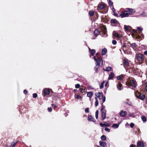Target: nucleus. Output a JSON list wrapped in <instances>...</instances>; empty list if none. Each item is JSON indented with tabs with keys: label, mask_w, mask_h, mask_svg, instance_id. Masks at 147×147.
<instances>
[{
	"label": "nucleus",
	"mask_w": 147,
	"mask_h": 147,
	"mask_svg": "<svg viewBox=\"0 0 147 147\" xmlns=\"http://www.w3.org/2000/svg\"><path fill=\"white\" fill-rule=\"evenodd\" d=\"M100 145L102 146L105 147L107 145L105 141H100L99 142Z\"/></svg>",
	"instance_id": "13"
},
{
	"label": "nucleus",
	"mask_w": 147,
	"mask_h": 147,
	"mask_svg": "<svg viewBox=\"0 0 147 147\" xmlns=\"http://www.w3.org/2000/svg\"><path fill=\"white\" fill-rule=\"evenodd\" d=\"M43 92L45 95H48L49 94L50 91L48 89L46 88L44 90Z\"/></svg>",
	"instance_id": "14"
},
{
	"label": "nucleus",
	"mask_w": 147,
	"mask_h": 147,
	"mask_svg": "<svg viewBox=\"0 0 147 147\" xmlns=\"http://www.w3.org/2000/svg\"><path fill=\"white\" fill-rule=\"evenodd\" d=\"M52 107L54 108H55L56 107V106L53 104H51Z\"/></svg>",
	"instance_id": "56"
},
{
	"label": "nucleus",
	"mask_w": 147,
	"mask_h": 147,
	"mask_svg": "<svg viewBox=\"0 0 147 147\" xmlns=\"http://www.w3.org/2000/svg\"><path fill=\"white\" fill-rule=\"evenodd\" d=\"M114 74L113 72L111 73L109 75V77L108 78V79L111 80L114 77Z\"/></svg>",
	"instance_id": "16"
},
{
	"label": "nucleus",
	"mask_w": 147,
	"mask_h": 147,
	"mask_svg": "<svg viewBox=\"0 0 147 147\" xmlns=\"http://www.w3.org/2000/svg\"><path fill=\"white\" fill-rule=\"evenodd\" d=\"M105 126L107 127H109L110 125V124L109 123H107L106 124H105Z\"/></svg>",
	"instance_id": "50"
},
{
	"label": "nucleus",
	"mask_w": 147,
	"mask_h": 147,
	"mask_svg": "<svg viewBox=\"0 0 147 147\" xmlns=\"http://www.w3.org/2000/svg\"><path fill=\"white\" fill-rule=\"evenodd\" d=\"M138 93H139V92H135V96L138 98L139 96V94H138Z\"/></svg>",
	"instance_id": "42"
},
{
	"label": "nucleus",
	"mask_w": 147,
	"mask_h": 147,
	"mask_svg": "<svg viewBox=\"0 0 147 147\" xmlns=\"http://www.w3.org/2000/svg\"><path fill=\"white\" fill-rule=\"evenodd\" d=\"M95 95L97 98L98 97L99 98L100 100L101 99H102L103 98V94L102 92H99L98 93H96Z\"/></svg>",
	"instance_id": "5"
},
{
	"label": "nucleus",
	"mask_w": 147,
	"mask_h": 147,
	"mask_svg": "<svg viewBox=\"0 0 147 147\" xmlns=\"http://www.w3.org/2000/svg\"><path fill=\"white\" fill-rule=\"evenodd\" d=\"M103 70H104V71H109L111 70V67L109 66L108 67H107L105 69H103Z\"/></svg>",
	"instance_id": "26"
},
{
	"label": "nucleus",
	"mask_w": 147,
	"mask_h": 147,
	"mask_svg": "<svg viewBox=\"0 0 147 147\" xmlns=\"http://www.w3.org/2000/svg\"><path fill=\"white\" fill-rule=\"evenodd\" d=\"M95 64L96 66L94 67V70L96 73H98L97 70L98 67H101L103 63L99 64L98 63H95Z\"/></svg>",
	"instance_id": "6"
},
{
	"label": "nucleus",
	"mask_w": 147,
	"mask_h": 147,
	"mask_svg": "<svg viewBox=\"0 0 147 147\" xmlns=\"http://www.w3.org/2000/svg\"><path fill=\"white\" fill-rule=\"evenodd\" d=\"M17 142V141H16L15 142H12L10 146V147H13L14 146H15Z\"/></svg>",
	"instance_id": "24"
},
{
	"label": "nucleus",
	"mask_w": 147,
	"mask_h": 147,
	"mask_svg": "<svg viewBox=\"0 0 147 147\" xmlns=\"http://www.w3.org/2000/svg\"><path fill=\"white\" fill-rule=\"evenodd\" d=\"M114 15L115 16H117V14H116V13H115L114 14Z\"/></svg>",
	"instance_id": "64"
},
{
	"label": "nucleus",
	"mask_w": 147,
	"mask_h": 147,
	"mask_svg": "<svg viewBox=\"0 0 147 147\" xmlns=\"http://www.w3.org/2000/svg\"><path fill=\"white\" fill-rule=\"evenodd\" d=\"M107 51V49L105 48H104L102 50V51H101V55H105L106 54Z\"/></svg>",
	"instance_id": "17"
},
{
	"label": "nucleus",
	"mask_w": 147,
	"mask_h": 147,
	"mask_svg": "<svg viewBox=\"0 0 147 147\" xmlns=\"http://www.w3.org/2000/svg\"><path fill=\"white\" fill-rule=\"evenodd\" d=\"M124 28L125 30L126 31H128L129 30V28L127 27V26L125 25L124 26Z\"/></svg>",
	"instance_id": "34"
},
{
	"label": "nucleus",
	"mask_w": 147,
	"mask_h": 147,
	"mask_svg": "<svg viewBox=\"0 0 147 147\" xmlns=\"http://www.w3.org/2000/svg\"><path fill=\"white\" fill-rule=\"evenodd\" d=\"M128 115L129 117H135V116L134 115V113H129Z\"/></svg>",
	"instance_id": "35"
},
{
	"label": "nucleus",
	"mask_w": 147,
	"mask_h": 147,
	"mask_svg": "<svg viewBox=\"0 0 147 147\" xmlns=\"http://www.w3.org/2000/svg\"><path fill=\"white\" fill-rule=\"evenodd\" d=\"M141 16H142L144 17L146 16V12H143L141 14Z\"/></svg>",
	"instance_id": "40"
},
{
	"label": "nucleus",
	"mask_w": 147,
	"mask_h": 147,
	"mask_svg": "<svg viewBox=\"0 0 147 147\" xmlns=\"http://www.w3.org/2000/svg\"><path fill=\"white\" fill-rule=\"evenodd\" d=\"M138 147H144V144L142 141H139L137 144Z\"/></svg>",
	"instance_id": "11"
},
{
	"label": "nucleus",
	"mask_w": 147,
	"mask_h": 147,
	"mask_svg": "<svg viewBox=\"0 0 147 147\" xmlns=\"http://www.w3.org/2000/svg\"><path fill=\"white\" fill-rule=\"evenodd\" d=\"M112 10L114 13H115V9L113 7L112 9Z\"/></svg>",
	"instance_id": "59"
},
{
	"label": "nucleus",
	"mask_w": 147,
	"mask_h": 147,
	"mask_svg": "<svg viewBox=\"0 0 147 147\" xmlns=\"http://www.w3.org/2000/svg\"><path fill=\"white\" fill-rule=\"evenodd\" d=\"M144 54L145 55H147V51H145L144 52Z\"/></svg>",
	"instance_id": "60"
},
{
	"label": "nucleus",
	"mask_w": 147,
	"mask_h": 147,
	"mask_svg": "<svg viewBox=\"0 0 147 147\" xmlns=\"http://www.w3.org/2000/svg\"><path fill=\"white\" fill-rule=\"evenodd\" d=\"M127 11L128 15H132L133 13L135 12V11H134V10L132 9L127 8Z\"/></svg>",
	"instance_id": "7"
},
{
	"label": "nucleus",
	"mask_w": 147,
	"mask_h": 147,
	"mask_svg": "<svg viewBox=\"0 0 147 147\" xmlns=\"http://www.w3.org/2000/svg\"><path fill=\"white\" fill-rule=\"evenodd\" d=\"M102 107L100 109V111H101V112H102V111H103L104 108L103 107V105L102 103Z\"/></svg>",
	"instance_id": "47"
},
{
	"label": "nucleus",
	"mask_w": 147,
	"mask_h": 147,
	"mask_svg": "<svg viewBox=\"0 0 147 147\" xmlns=\"http://www.w3.org/2000/svg\"><path fill=\"white\" fill-rule=\"evenodd\" d=\"M111 24H117L118 21L115 19H112L111 21Z\"/></svg>",
	"instance_id": "21"
},
{
	"label": "nucleus",
	"mask_w": 147,
	"mask_h": 147,
	"mask_svg": "<svg viewBox=\"0 0 147 147\" xmlns=\"http://www.w3.org/2000/svg\"><path fill=\"white\" fill-rule=\"evenodd\" d=\"M134 146H135V145H134L133 144H131V145H130V146L129 147H134Z\"/></svg>",
	"instance_id": "61"
},
{
	"label": "nucleus",
	"mask_w": 147,
	"mask_h": 147,
	"mask_svg": "<svg viewBox=\"0 0 147 147\" xmlns=\"http://www.w3.org/2000/svg\"><path fill=\"white\" fill-rule=\"evenodd\" d=\"M89 14L90 16H92L94 15V11H90L89 12Z\"/></svg>",
	"instance_id": "30"
},
{
	"label": "nucleus",
	"mask_w": 147,
	"mask_h": 147,
	"mask_svg": "<svg viewBox=\"0 0 147 147\" xmlns=\"http://www.w3.org/2000/svg\"><path fill=\"white\" fill-rule=\"evenodd\" d=\"M101 139L102 141H105L106 140L107 138L104 135H102L100 138Z\"/></svg>",
	"instance_id": "25"
},
{
	"label": "nucleus",
	"mask_w": 147,
	"mask_h": 147,
	"mask_svg": "<svg viewBox=\"0 0 147 147\" xmlns=\"http://www.w3.org/2000/svg\"><path fill=\"white\" fill-rule=\"evenodd\" d=\"M123 63L126 65H128L129 64L127 59H124L123 60Z\"/></svg>",
	"instance_id": "31"
},
{
	"label": "nucleus",
	"mask_w": 147,
	"mask_h": 147,
	"mask_svg": "<svg viewBox=\"0 0 147 147\" xmlns=\"http://www.w3.org/2000/svg\"><path fill=\"white\" fill-rule=\"evenodd\" d=\"M132 46H136V44L135 43H133L132 45Z\"/></svg>",
	"instance_id": "62"
},
{
	"label": "nucleus",
	"mask_w": 147,
	"mask_h": 147,
	"mask_svg": "<svg viewBox=\"0 0 147 147\" xmlns=\"http://www.w3.org/2000/svg\"><path fill=\"white\" fill-rule=\"evenodd\" d=\"M145 84L146 85V87L145 88V90H146V92H147V81L145 83Z\"/></svg>",
	"instance_id": "53"
},
{
	"label": "nucleus",
	"mask_w": 147,
	"mask_h": 147,
	"mask_svg": "<svg viewBox=\"0 0 147 147\" xmlns=\"http://www.w3.org/2000/svg\"><path fill=\"white\" fill-rule=\"evenodd\" d=\"M141 119L142 121L144 122H145L146 121V117L144 116H142L141 117Z\"/></svg>",
	"instance_id": "29"
},
{
	"label": "nucleus",
	"mask_w": 147,
	"mask_h": 147,
	"mask_svg": "<svg viewBox=\"0 0 147 147\" xmlns=\"http://www.w3.org/2000/svg\"><path fill=\"white\" fill-rule=\"evenodd\" d=\"M80 91L82 93H83L85 92V89H83L82 88H80Z\"/></svg>",
	"instance_id": "37"
},
{
	"label": "nucleus",
	"mask_w": 147,
	"mask_h": 147,
	"mask_svg": "<svg viewBox=\"0 0 147 147\" xmlns=\"http://www.w3.org/2000/svg\"><path fill=\"white\" fill-rule=\"evenodd\" d=\"M138 94H139V99H140V100H143L145 99V95L142 94L141 93H138Z\"/></svg>",
	"instance_id": "8"
},
{
	"label": "nucleus",
	"mask_w": 147,
	"mask_h": 147,
	"mask_svg": "<svg viewBox=\"0 0 147 147\" xmlns=\"http://www.w3.org/2000/svg\"><path fill=\"white\" fill-rule=\"evenodd\" d=\"M130 83L131 86L134 88H136V86L134 82V80H130Z\"/></svg>",
	"instance_id": "18"
},
{
	"label": "nucleus",
	"mask_w": 147,
	"mask_h": 147,
	"mask_svg": "<svg viewBox=\"0 0 147 147\" xmlns=\"http://www.w3.org/2000/svg\"><path fill=\"white\" fill-rule=\"evenodd\" d=\"M106 111L104 110V111L101 112V116L102 117V120H103L105 119L106 117Z\"/></svg>",
	"instance_id": "10"
},
{
	"label": "nucleus",
	"mask_w": 147,
	"mask_h": 147,
	"mask_svg": "<svg viewBox=\"0 0 147 147\" xmlns=\"http://www.w3.org/2000/svg\"><path fill=\"white\" fill-rule=\"evenodd\" d=\"M120 123H119L118 124L117 123L113 124L112 125V127L115 128H117L119 127Z\"/></svg>",
	"instance_id": "23"
},
{
	"label": "nucleus",
	"mask_w": 147,
	"mask_h": 147,
	"mask_svg": "<svg viewBox=\"0 0 147 147\" xmlns=\"http://www.w3.org/2000/svg\"><path fill=\"white\" fill-rule=\"evenodd\" d=\"M105 131H107L108 132H109L110 131V129H109V128H108L107 127H106L105 128Z\"/></svg>",
	"instance_id": "46"
},
{
	"label": "nucleus",
	"mask_w": 147,
	"mask_h": 147,
	"mask_svg": "<svg viewBox=\"0 0 147 147\" xmlns=\"http://www.w3.org/2000/svg\"><path fill=\"white\" fill-rule=\"evenodd\" d=\"M99 124L100 125V126L102 127H103L104 126H105V123L103 124V123H99Z\"/></svg>",
	"instance_id": "52"
},
{
	"label": "nucleus",
	"mask_w": 147,
	"mask_h": 147,
	"mask_svg": "<svg viewBox=\"0 0 147 147\" xmlns=\"http://www.w3.org/2000/svg\"><path fill=\"white\" fill-rule=\"evenodd\" d=\"M98 111L96 110L95 113V117L96 119H97L98 117Z\"/></svg>",
	"instance_id": "33"
},
{
	"label": "nucleus",
	"mask_w": 147,
	"mask_h": 147,
	"mask_svg": "<svg viewBox=\"0 0 147 147\" xmlns=\"http://www.w3.org/2000/svg\"><path fill=\"white\" fill-rule=\"evenodd\" d=\"M137 29L140 32V34H141L142 33L141 32L143 30V28H141L140 27H137Z\"/></svg>",
	"instance_id": "36"
},
{
	"label": "nucleus",
	"mask_w": 147,
	"mask_h": 147,
	"mask_svg": "<svg viewBox=\"0 0 147 147\" xmlns=\"http://www.w3.org/2000/svg\"><path fill=\"white\" fill-rule=\"evenodd\" d=\"M88 49L90 52L91 54L90 57H91V56H93L95 53V50L94 49H91L89 47L88 48Z\"/></svg>",
	"instance_id": "9"
},
{
	"label": "nucleus",
	"mask_w": 147,
	"mask_h": 147,
	"mask_svg": "<svg viewBox=\"0 0 147 147\" xmlns=\"http://www.w3.org/2000/svg\"><path fill=\"white\" fill-rule=\"evenodd\" d=\"M23 92L24 94H26L27 93V91L26 90H24Z\"/></svg>",
	"instance_id": "54"
},
{
	"label": "nucleus",
	"mask_w": 147,
	"mask_h": 147,
	"mask_svg": "<svg viewBox=\"0 0 147 147\" xmlns=\"http://www.w3.org/2000/svg\"><path fill=\"white\" fill-rule=\"evenodd\" d=\"M112 43L113 45H115L117 43V41L115 40H113Z\"/></svg>",
	"instance_id": "44"
},
{
	"label": "nucleus",
	"mask_w": 147,
	"mask_h": 147,
	"mask_svg": "<svg viewBox=\"0 0 147 147\" xmlns=\"http://www.w3.org/2000/svg\"><path fill=\"white\" fill-rule=\"evenodd\" d=\"M88 120L89 121H92L93 122H94L95 121V119L92 117L91 115H89L88 117Z\"/></svg>",
	"instance_id": "15"
},
{
	"label": "nucleus",
	"mask_w": 147,
	"mask_h": 147,
	"mask_svg": "<svg viewBox=\"0 0 147 147\" xmlns=\"http://www.w3.org/2000/svg\"><path fill=\"white\" fill-rule=\"evenodd\" d=\"M108 82H107L105 84V87H106V86H108Z\"/></svg>",
	"instance_id": "58"
},
{
	"label": "nucleus",
	"mask_w": 147,
	"mask_h": 147,
	"mask_svg": "<svg viewBox=\"0 0 147 147\" xmlns=\"http://www.w3.org/2000/svg\"><path fill=\"white\" fill-rule=\"evenodd\" d=\"M137 38H138V39H142V38L140 37V36L139 35L137 36Z\"/></svg>",
	"instance_id": "55"
},
{
	"label": "nucleus",
	"mask_w": 147,
	"mask_h": 147,
	"mask_svg": "<svg viewBox=\"0 0 147 147\" xmlns=\"http://www.w3.org/2000/svg\"><path fill=\"white\" fill-rule=\"evenodd\" d=\"M95 99L96 100V101L95 102V106L96 107H97L98 106V100L97 97H95Z\"/></svg>",
	"instance_id": "28"
},
{
	"label": "nucleus",
	"mask_w": 147,
	"mask_h": 147,
	"mask_svg": "<svg viewBox=\"0 0 147 147\" xmlns=\"http://www.w3.org/2000/svg\"><path fill=\"white\" fill-rule=\"evenodd\" d=\"M121 86L122 85L120 84H119V85H117V88L120 90H121L122 89L121 87Z\"/></svg>",
	"instance_id": "27"
},
{
	"label": "nucleus",
	"mask_w": 147,
	"mask_h": 147,
	"mask_svg": "<svg viewBox=\"0 0 147 147\" xmlns=\"http://www.w3.org/2000/svg\"><path fill=\"white\" fill-rule=\"evenodd\" d=\"M93 58L95 61L96 62V63H98L99 64L103 63V61L102 58L98 57L96 59L95 56H94Z\"/></svg>",
	"instance_id": "3"
},
{
	"label": "nucleus",
	"mask_w": 147,
	"mask_h": 147,
	"mask_svg": "<svg viewBox=\"0 0 147 147\" xmlns=\"http://www.w3.org/2000/svg\"><path fill=\"white\" fill-rule=\"evenodd\" d=\"M85 111L86 113H88L89 112V108H87L85 109Z\"/></svg>",
	"instance_id": "49"
},
{
	"label": "nucleus",
	"mask_w": 147,
	"mask_h": 147,
	"mask_svg": "<svg viewBox=\"0 0 147 147\" xmlns=\"http://www.w3.org/2000/svg\"><path fill=\"white\" fill-rule=\"evenodd\" d=\"M102 103L104 102L105 101L106 97L105 96H103V98H102Z\"/></svg>",
	"instance_id": "48"
},
{
	"label": "nucleus",
	"mask_w": 147,
	"mask_h": 147,
	"mask_svg": "<svg viewBox=\"0 0 147 147\" xmlns=\"http://www.w3.org/2000/svg\"><path fill=\"white\" fill-rule=\"evenodd\" d=\"M81 98V96L79 95H78L77 96H76V98H78V99H80V98Z\"/></svg>",
	"instance_id": "57"
},
{
	"label": "nucleus",
	"mask_w": 147,
	"mask_h": 147,
	"mask_svg": "<svg viewBox=\"0 0 147 147\" xmlns=\"http://www.w3.org/2000/svg\"><path fill=\"white\" fill-rule=\"evenodd\" d=\"M129 15L127 11L121 12L120 14V16H121V18L127 17L129 16Z\"/></svg>",
	"instance_id": "4"
},
{
	"label": "nucleus",
	"mask_w": 147,
	"mask_h": 147,
	"mask_svg": "<svg viewBox=\"0 0 147 147\" xmlns=\"http://www.w3.org/2000/svg\"><path fill=\"white\" fill-rule=\"evenodd\" d=\"M136 59L139 63H142L144 60L143 55L141 53L138 54Z\"/></svg>",
	"instance_id": "2"
},
{
	"label": "nucleus",
	"mask_w": 147,
	"mask_h": 147,
	"mask_svg": "<svg viewBox=\"0 0 147 147\" xmlns=\"http://www.w3.org/2000/svg\"><path fill=\"white\" fill-rule=\"evenodd\" d=\"M109 4L110 7H111L113 6V3L110 0L109 1Z\"/></svg>",
	"instance_id": "39"
},
{
	"label": "nucleus",
	"mask_w": 147,
	"mask_h": 147,
	"mask_svg": "<svg viewBox=\"0 0 147 147\" xmlns=\"http://www.w3.org/2000/svg\"><path fill=\"white\" fill-rule=\"evenodd\" d=\"M80 86V85L79 84H78L76 85H75V88H79Z\"/></svg>",
	"instance_id": "43"
},
{
	"label": "nucleus",
	"mask_w": 147,
	"mask_h": 147,
	"mask_svg": "<svg viewBox=\"0 0 147 147\" xmlns=\"http://www.w3.org/2000/svg\"><path fill=\"white\" fill-rule=\"evenodd\" d=\"M134 124L133 123H131L130 124V126L131 128H133L134 126Z\"/></svg>",
	"instance_id": "45"
},
{
	"label": "nucleus",
	"mask_w": 147,
	"mask_h": 147,
	"mask_svg": "<svg viewBox=\"0 0 147 147\" xmlns=\"http://www.w3.org/2000/svg\"><path fill=\"white\" fill-rule=\"evenodd\" d=\"M48 110L49 112H51L52 111V109L51 108L48 107Z\"/></svg>",
	"instance_id": "51"
},
{
	"label": "nucleus",
	"mask_w": 147,
	"mask_h": 147,
	"mask_svg": "<svg viewBox=\"0 0 147 147\" xmlns=\"http://www.w3.org/2000/svg\"><path fill=\"white\" fill-rule=\"evenodd\" d=\"M99 55V53H97L96 54V55L97 56H98Z\"/></svg>",
	"instance_id": "63"
},
{
	"label": "nucleus",
	"mask_w": 147,
	"mask_h": 147,
	"mask_svg": "<svg viewBox=\"0 0 147 147\" xmlns=\"http://www.w3.org/2000/svg\"><path fill=\"white\" fill-rule=\"evenodd\" d=\"M127 112L126 111H121L119 113V115L120 116L123 117H125V115L127 114Z\"/></svg>",
	"instance_id": "12"
},
{
	"label": "nucleus",
	"mask_w": 147,
	"mask_h": 147,
	"mask_svg": "<svg viewBox=\"0 0 147 147\" xmlns=\"http://www.w3.org/2000/svg\"><path fill=\"white\" fill-rule=\"evenodd\" d=\"M101 30L102 33H100V31L98 29H96L94 31V34L95 37H93L91 38L92 39H94L96 38L97 36L99 34L102 35V37H106L107 36V30L105 26H102L101 27Z\"/></svg>",
	"instance_id": "1"
},
{
	"label": "nucleus",
	"mask_w": 147,
	"mask_h": 147,
	"mask_svg": "<svg viewBox=\"0 0 147 147\" xmlns=\"http://www.w3.org/2000/svg\"><path fill=\"white\" fill-rule=\"evenodd\" d=\"M113 34L114 36L116 37L117 38H119L120 36L117 33L114 31L113 32Z\"/></svg>",
	"instance_id": "20"
},
{
	"label": "nucleus",
	"mask_w": 147,
	"mask_h": 147,
	"mask_svg": "<svg viewBox=\"0 0 147 147\" xmlns=\"http://www.w3.org/2000/svg\"><path fill=\"white\" fill-rule=\"evenodd\" d=\"M93 95V92H88L87 93V96L91 98Z\"/></svg>",
	"instance_id": "19"
},
{
	"label": "nucleus",
	"mask_w": 147,
	"mask_h": 147,
	"mask_svg": "<svg viewBox=\"0 0 147 147\" xmlns=\"http://www.w3.org/2000/svg\"><path fill=\"white\" fill-rule=\"evenodd\" d=\"M117 78L118 80H122V78L121 76H117Z\"/></svg>",
	"instance_id": "38"
},
{
	"label": "nucleus",
	"mask_w": 147,
	"mask_h": 147,
	"mask_svg": "<svg viewBox=\"0 0 147 147\" xmlns=\"http://www.w3.org/2000/svg\"><path fill=\"white\" fill-rule=\"evenodd\" d=\"M32 95L33 98H36L37 96V94L36 93L33 94Z\"/></svg>",
	"instance_id": "41"
},
{
	"label": "nucleus",
	"mask_w": 147,
	"mask_h": 147,
	"mask_svg": "<svg viewBox=\"0 0 147 147\" xmlns=\"http://www.w3.org/2000/svg\"><path fill=\"white\" fill-rule=\"evenodd\" d=\"M105 5L103 4H101L100 5L98 6V7L100 9H102L105 8Z\"/></svg>",
	"instance_id": "22"
},
{
	"label": "nucleus",
	"mask_w": 147,
	"mask_h": 147,
	"mask_svg": "<svg viewBox=\"0 0 147 147\" xmlns=\"http://www.w3.org/2000/svg\"><path fill=\"white\" fill-rule=\"evenodd\" d=\"M105 83V82L104 81H103L101 84L100 85V89H102L104 87V84Z\"/></svg>",
	"instance_id": "32"
}]
</instances>
